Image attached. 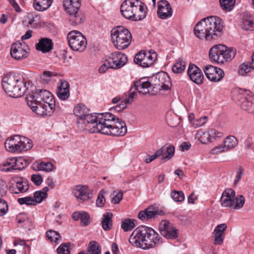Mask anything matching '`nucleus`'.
Masks as SVG:
<instances>
[{"label": "nucleus", "instance_id": "f704fd0d", "mask_svg": "<svg viewBox=\"0 0 254 254\" xmlns=\"http://www.w3.org/2000/svg\"><path fill=\"white\" fill-rule=\"evenodd\" d=\"M49 189L44 187L42 190L35 191L34 194V199L36 203H41L47 196V191Z\"/></svg>", "mask_w": 254, "mask_h": 254}, {"label": "nucleus", "instance_id": "7ed1b4c3", "mask_svg": "<svg viewBox=\"0 0 254 254\" xmlns=\"http://www.w3.org/2000/svg\"><path fill=\"white\" fill-rule=\"evenodd\" d=\"M2 86L5 93L10 97H21L27 89L26 82L20 74H6L2 78Z\"/></svg>", "mask_w": 254, "mask_h": 254}, {"label": "nucleus", "instance_id": "c85d7f7f", "mask_svg": "<svg viewBox=\"0 0 254 254\" xmlns=\"http://www.w3.org/2000/svg\"><path fill=\"white\" fill-rule=\"evenodd\" d=\"M16 183V188L12 190V192L19 193L26 192L29 189L28 183L21 178H16L13 179Z\"/></svg>", "mask_w": 254, "mask_h": 254}, {"label": "nucleus", "instance_id": "6ab92c4d", "mask_svg": "<svg viewBox=\"0 0 254 254\" xmlns=\"http://www.w3.org/2000/svg\"><path fill=\"white\" fill-rule=\"evenodd\" d=\"M222 133L214 129H209L208 130H199L195 135V138L201 143L205 144L211 141L212 138L220 137Z\"/></svg>", "mask_w": 254, "mask_h": 254}, {"label": "nucleus", "instance_id": "f257e3e1", "mask_svg": "<svg viewBox=\"0 0 254 254\" xmlns=\"http://www.w3.org/2000/svg\"><path fill=\"white\" fill-rule=\"evenodd\" d=\"M221 19L217 16H210L198 22L194 28V34L200 39L210 41L221 34L223 25Z\"/></svg>", "mask_w": 254, "mask_h": 254}, {"label": "nucleus", "instance_id": "393cba45", "mask_svg": "<svg viewBox=\"0 0 254 254\" xmlns=\"http://www.w3.org/2000/svg\"><path fill=\"white\" fill-rule=\"evenodd\" d=\"M160 214V211L154 207H149L144 211H140L138 215V217L142 220H148L155 218Z\"/></svg>", "mask_w": 254, "mask_h": 254}, {"label": "nucleus", "instance_id": "2f4dec72", "mask_svg": "<svg viewBox=\"0 0 254 254\" xmlns=\"http://www.w3.org/2000/svg\"><path fill=\"white\" fill-rule=\"evenodd\" d=\"M241 26L245 30H254V20L249 15H245L241 22Z\"/></svg>", "mask_w": 254, "mask_h": 254}, {"label": "nucleus", "instance_id": "5701e85b", "mask_svg": "<svg viewBox=\"0 0 254 254\" xmlns=\"http://www.w3.org/2000/svg\"><path fill=\"white\" fill-rule=\"evenodd\" d=\"M235 191L232 189L228 188L224 190L220 198V202L223 207L232 208L234 204Z\"/></svg>", "mask_w": 254, "mask_h": 254}, {"label": "nucleus", "instance_id": "c756f323", "mask_svg": "<svg viewBox=\"0 0 254 254\" xmlns=\"http://www.w3.org/2000/svg\"><path fill=\"white\" fill-rule=\"evenodd\" d=\"M53 0H34L33 7L37 11H43L48 9Z\"/></svg>", "mask_w": 254, "mask_h": 254}, {"label": "nucleus", "instance_id": "f8f14e48", "mask_svg": "<svg viewBox=\"0 0 254 254\" xmlns=\"http://www.w3.org/2000/svg\"><path fill=\"white\" fill-rule=\"evenodd\" d=\"M157 59V55L155 52L142 51L136 54L134 63L143 67L150 66Z\"/></svg>", "mask_w": 254, "mask_h": 254}, {"label": "nucleus", "instance_id": "6e6d98bb", "mask_svg": "<svg viewBox=\"0 0 254 254\" xmlns=\"http://www.w3.org/2000/svg\"><path fill=\"white\" fill-rule=\"evenodd\" d=\"M58 97L61 100H65L69 96V90H62L61 89H58L57 91Z\"/></svg>", "mask_w": 254, "mask_h": 254}, {"label": "nucleus", "instance_id": "774afa93", "mask_svg": "<svg viewBox=\"0 0 254 254\" xmlns=\"http://www.w3.org/2000/svg\"><path fill=\"white\" fill-rule=\"evenodd\" d=\"M69 90V84L65 80H61L58 86V89Z\"/></svg>", "mask_w": 254, "mask_h": 254}, {"label": "nucleus", "instance_id": "338daca9", "mask_svg": "<svg viewBox=\"0 0 254 254\" xmlns=\"http://www.w3.org/2000/svg\"><path fill=\"white\" fill-rule=\"evenodd\" d=\"M227 151L223 145H219L211 149L210 153L213 155L218 154L223 152Z\"/></svg>", "mask_w": 254, "mask_h": 254}, {"label": "nucleus", "instance_id": "7c9ffc66", "mask_svg": "<svg viewBox=\"0 0 254 254\" xmlns=\"http://www.w3.org/2000/svg\"><path fill=\"white\" fill-rule=\"evenodd\" d=\"M74 115L77 116L78 120L83 119L89 113V109L83 104H78L73 110Z\"/></svg>", "mask_w": 254, "mask_h": 254}, {"label": "nucleus", "instance_id": "ddd939ff", "mask_svg": "<svg viewBox=\"0 0 254 254\" xmlns=\"http://www.w3.org/2000/svg\"><path fill=\"white\" fill-rule=\"evenodd\" d=\"M106 62L108 66L113 69H119L125 65L127 62V56L122 53L116 52L110 54Z\"/></svg>", "mask_w": 254, "mask_h": 254}, {"label": "nucleus", "instance_id": "69168bd1", "mask_svg": "<svg viewBox=\"0 0 254 254\" xmlns=\"http://www.w3.org/2000/svg\"><path fill=\"white\" fill-rule=\"evenodd\" d=\"M58 254H70V251L66 244H62L57 249Z\"/></svg>", "mask_w": 254, "mask_h": 254}, {"label": "nucleus", "instance_id": "a19ab883", "mask_svg": "<svg viewBox=\"0 0 254 254\" xmlns=\"http://www.w3.org/2000/svg\"><path fill=\"white\" fill-rule=\"evenodd\" d=\"M13 161L11 158L7 159L0 166V170L2 171L9 172L14 170Z\"/></svg>", "mask_w": 254, "mask_h": 254}, {"label": "nucleus", "instance_id": "39448f33", "mask_svg": "<svg viewBox=\"0 0 254 254\" xmlns=\"http://www.w3.org/2000/svg\"><path fill=\"white\" fill-rule=\"evenodd\" d=\"M107 115V112L98 115L88 113L83 119L77 120L78 127L80 129L89 133H102Z\"/></svg>", "mask_w": 254, "mask_h": 254}, {"label": "nucleus", "instance_id": "79ce46f5", "mask_svg": "<svg viewBox=\"0 0 254 254\" xmlns=\"http://www.w3.org/2000/svg\"><path fill=\"white\" fill-rule=\"evenodd\" d=\"M220 5L223 10H231L235 3V0H219Z\"/></svg>", "mask_w": 254, "mask_h": 254}, {"label": "nucleus", "instance_id": "c9c22d12", "mask_svg": "<svg viewBox=\"0 0 254 254\" xmlns=\"http://www.w3.org/2000/svg\"><path fill=\"white\" fill-rule=\"evenodd\" d=\"M11 160L13 161L14 170H21L28 166V162L23 158H12Z\"/></svg>", "mask_w": 254, "mask_h": 254}, {"label": "nucleus", "instance_id": "37998d69", "mask_svg": "<svg viewBox=\"0 0 254 254\" xmlns=\"http://www.w3.org/2000/svg\"><path fill=\"white\" fill-rule=\"evenodd\" d=\"M134 222V219H126L123 221L121 227L125 232L130 231L135 226Z\"/></svg>", "mask_w": 254, "mask_h": 254}, {"label": "nucleus", "instance_id": "a211bd4d", "mask_svg": "<svg viewBox=\"0 0 254 254\" xmlns=\"http://www.w3.org/2000/svg\"><path fill=\"white\" fill-rule=\"evenodd\" d=\"M204 71L206 77L213 82L220 81L224 76V71L222 69L211 65L206 66Z\"/></svg>", "mask_w": 254, "mask_h": 254}, {"label": "nucleus", "instance_id": "2eb2a0df", "mask_svg": "<svg viewBox=\"0 0 254 254\" xmlns=\"http://www.w3.org/2000/svg\"><path fill=\"white\" fill-rule=\"evenodd\" d=\"M152 80L155 86L154 87L159 90H169L171 85L170 78L165 72H160L157 73L152 77Z\"/></svg>", "mask_w": 254, "mask_h": 254}, {"label": "nucleus", "instance_id": "e2e57ef3", "mask_svg": "<svg viewBox=\"0 0 254 254\" xmlns=\"http://www.w3.org/2000/svg\"><path fill=\"white\" fill-rule=\"evenodd\" d=\"M7 192V185L6 183L0 179V197L2 198Z\"/></svg>", "mask_w": 254, "mask_h": 254}, {"label": "nucleus", "instance_id": "4468645a", "mask_svg": "<svg viewBox=\"0 0 254 254\" xmlns=\"http://www.w3.org/2000/svg\"><path fill=\"white\" fill-rule=\"evenodd\" d=\"M28 47L25 43L17 41L11 46L10 55L15 60H22L28 57Z\"/></svg>", "mask_w": 254, "mask_h": 254}, {"label": "nucleus", "instance_id": "6e6552de", "mask_svg": "<svg viewBox=\"0 0 254 254\" xmlns=\"http://www.w3.org/2000/svg\"><path fill=\"white\" fill-rule=\"evenodd\" d=\"M131 34L128 29L118 26L111 30L112 41L115 47L119 50L127 48L131 41Z\"/></svg>", "mask_w": 254, "mask_h": 254}, {"label": "nucleus", "instance_id": "ea45409f", "mask_svg": "<svg viewBox=\"0 0 254 254\" xmlns=\"http://www.w3.org/2000/svg\"><path fill=\"white\" fill-rule=\"evenodd\" d=\"M245 202V198L242 195H238L236 197L234 196V204L232 208L235 209H239L243 207Z\"/></svg>", "mask_w": 254, "mask_h": 254}, {"label": "nucleus", "instance_id": "412c9836", "mask_svg": "<svg viewBox=\"0 0 254 254\" xmlns=\"http://www.w3.org/2000/svg\"><path fill=\"white\" fill-rule=\"evenodd\" d=\"M72 193L80 202L90 199V190L87 186L77 185L72 188Z\"/></svg>", "mask_w": 254, "mask_h": 254}, {"label": "nucleus", "instance_id": "de8ad7c7", "mask_svg": "<svg viewBox=\"0 0 254 254\" xmlns=\"http://www.w3.org/2000/svg\"><path fill=\"white\" fill-rule=\"evenodd\" d=\"M171 196L176 202H182L185 199L184 194L181 191L174 190L172 191Z\"/></svg>", "mask_w": 254, "mask_h": 254}, {"label": "nucleus", "instance_id": "c03bdc74", "mask_svg": "<svg viewBox=\"0 0 254 254\" xmlns=\"http://www.w3.org/2000/svg\"><path fill=\"white\" fill-rule=\"evenodd\" d=\"M174 152L175 147L173 145H170L167 147L165 146L162 159H170L174 155Z\"/></svg>", "mask_w": 254, "mask_h": 254}, {"label": "nucleus", "instance_id": "052dcab7", "mask_svg": "<svg viewBox=\"0 0 254 254\" xmlns=\"http://www.w3.org/2000/svg\"><path fill=\"white\" fill-rule=\"evenodd\" d=\"M207 121V117L204 116L199 118L198 120H194L192 121L191 123L193 127L195 128L198 127L203 125H204Z\"/></svg>", "mask_w": 254, "mask_h": 254}, {"label": "nucleus", "instance_id": "9d476101", "mask_svg": "<svg viewBox=\"0 0 254 254\" xmlns=\"http://www.w3.org/2000/svg\"><path fill=\"white\" fill-rule=\"evenodd\" d=\"M53 98V97L49 91L42 89L32 91L26 97L27 104L31 109L35 108V105L46 101H49Z\"/></svg>", "mask_w": 254, "mask_h": 254}, {"label": "nucleus", "instance_id": "423d86ee", "mask_svg": "<svg viewBox=\"0 0 254 254\" xmlns=\"http://www.w3.org/2000/svg\"><path fill=\"white\" fill-rule=\"evenodd\" d=\"M106 117L102 134L117 136H123L126 134L127 127L124 122L116 119V116L111 113L107 112Z\"/></svg>", "mask_w": 254, "mask_h": 254}, {"label": "nucleus", "instance_id": "20e7f679", "mask_svg": "<svg viewBox=\"0 0 254 254\" xmlns=\"http://www.w3.org/2000/svg\"><path fill=\"white\" fill-rule=\"evenodd\" d=\"M147 8L139 0H126L121 6L122 15L127 19L139 21L144 19L147 13Z\"/></svg>", "mask_w": 254, "mask_h": 254}, {"label": "nucleus", "instance_id": "f3484780", "mask_svg": "<svg viewBox=\"0 0 254 254\" xmlns=\"http://www.w3.org/2000/svg\"><path fill=\"white\" fill-rule=\"evenodd\" d=\"M239 92L240 94H244L238 99L241 108L249 113L254 114V96H246V94L249 95L248 92L243 90H240Z\"/></svg>", "mask_w": 254, "mask_h": 254}, {"label": "nucleus", "instance_id": "0eeeda50", "mask_svg": "<svg viewBox=\"0 0 254 254\" xmlns=\"http://www.w3.org/2000/svg\"><path fill=\"white\" fill-rule=\"evenodd\" d=\"M237 50L224 45L213 46L210 50L209 57L211 61L218 64H223L232 61L235 57Z\"/></svg>", "mask_w": 254, "mask_h": 254}, {"label": "nucleus", "instance_id": "bf43d9fd", "mask_svg": "<svg viewBox=\"0 0 254 254\" xmlns=\"http://www.w3.org/2000/svg\"><path fill=\"white\" fill-rule=\"evenodd\" d=\"M8 210V205L6 201L2 198L0 197V216L6 214Z\"/></svg>", "mask_w": 254, "mask_h": 254}, {"label": "nucleus", "instance_id": "4c0bfd02", "mask_svg": "<svg viewBox=\"0 0 254 254\" xmlns=\"http://www.w3.org/2000/svg\"><path fill=\"white\" fill-rule=\"evenodd\" d=\"M85 254H101L100 246L95 241H92L89 243L87 253Z\"/></svg>", "mask_w": 254, "mask_h": 254}, {"label": "nucleus", "instance_id": "e433bc0d", "mask_svg": "<svg viewBox=\"0 0 254 254\" xmlns=\"http://www.w3.org/2000/svg\"><path fill=\"white\" fill-rule=\"evenodd\" d=\"M69 15V20L72 25L80 24L83 22L82 15L78 11L73 13H68Z\"/></svg>", "mask_w": 254, "mask_h": 254}, {"label": "nucleus", "instance_id": "8fccbe9b", "mask_svg": "<svg viewBox=\"0 0 254 254\" xmlns=\"http://www.w3.org/2000/svg\"><path fill=\"white\" fill-rule=\"evenodd\" d=\"M131 101H130L129 99H125L122 101L120 104L112 108L111 110H114L118 112H121L126 108L127 104L131 103Z\"/></svg>", "mask_w": 254, "mask_h": 254}, {"label": "nucleus", "instance_id": "cd10ccee", "mask_svg": "<svg viewBox=\"0 0 254 254\" xmlns=\"http://www.w3.org/2000/svg\"><path fill=\"white\" fill-rule=\"evenodd\" d=\"M134 88L139 93L144 95L150 92L151 84L149 82L142 79L134 83Z\"/></svg>", "mask_w": 254, "mask_h": 254}, {"label": "nucleus", "instance_id": "4be33fe9", "mask_svg": "<svg viewBox=\"0 0 254 254\" xmlns=\"http://www.w3.org/2000/svg\"><path fill=\"white\" fill-rule=\"evenodd\" d=\"M157 14L161 19H166L172 15V9L166 0H161L158 3Z\"/></svg>", "mask_w": 254, "mask_h": 254}, {"label": "nucleus", "instance_id": "13d9d810", "mask_svg": "<svg viewBox=\"0 0 254 254\" xmlns=\"http://www.w3.org/2000/svg\"><path fill=\"white\" fill-rule=\"evenodd\" d=\"M105 192L104 190H101L98 195L96 200V205L98 207H102L104 205L106 200L104 196L103 193Z\"/></svg>", "mask_w": 254, "mask_h": 254}, {"label": "nucleus", "instance_id": "603ef678", "mask_svg": "<svg viewBox=\"0 0 254 254\" xmlns=\"http://www.w3.org/2000/svg\"><path fill=\"white\" fill-rule=\"evenodd\" d=\"M57 74L50 71H45L41 76V79L45 83H48L51 80L52 77L56 76Z\"/></svg>", "mask_w": 254, "mask_h": 254}, {"label": "nucleus", "instance_id": "b1692460", "mask_svg": "<svg viewBox=\"0 0 254 254\" xmlns=\"http://www.w3.org/2000/svg\"><path fill=\"white\" fill-rule=\"evenodd\" d=\"M227 228V226L225 223L219 224L215 227L212 233L214 239V245H220L222 244L224 238V232Z\"/></svg>", "mask_w": 254, "mask_h": 254}, {"label": "nucleus", "instance_id": "09e8293b", "mask_svg": "<svg viewBox=\"0 0 254 254\" xmlns=\"http://www.w3.org/2000/svg\"><path fill=\"white\" fill-rule=\"evenodd\" d=\"M178 230L173 227H171L170 230L163 232V236L167 239H174L178 237Z\"/></svg>", "mask_w": 254, "mask_h": 254}, {"label": "nucleus", "instance_id": "bb28decb", "mask_svg": "<svg viewBox=\"0 0 254 254\" xmlns=\"http://www.w3.org/2000/svg\"><path fill=\"white\" fill-rule=\"evenodd\" d=\"M64 6L67 13H73L78 11L80 7V0H64Z\"/></svg>", "mask_w": 254, "mask_h": 254}, {"label": "nucleus", "instance_id": "1a4fd4ad", "mask_svg": "<svg viewBox=\"0 0 254 254\" xmlns=\"http://www.w3.org/2000/svg\"><path fill=\"white\" fill-rule=\"evenodd\" d=\"M32 146V141L30 139L18 135L8 138L5 142L6 149L12 153L27 151Z\"/></svg>", "mask_w": 254, "mask_h": 254}, {"label": "nucleus", "instance_id": "9b49d317", "mask_svg": "<svg viewBox=\"0 0 254 254\" xmlns=\"http://www.w3.org/2000/svg\"><path fill=\"white\" fill-rule=\"evenodd\" d=\"M67 38L69 46L72 50L83 52L86 49V39L80 32L77 30L70 31Z\"/></svg>", "mask_w": 254, "mask_h": 254}, {"label": "nucleus", "instance_id": "4d7b16f0", "mask_svg": "<svg viewBox=\"0 0 254 254\" xmlns=\"http://www.w3.org/2000/svg\"><path fill=\"white\" fill-rule=\"evenodd\" d=\"M40 170L45 172H51L53 170V165L50 162L40 163Z\"/></svg>", "mask_w": 254, "mask_h": 254}, {"label": "nucleus", "instance_id": "58836bf2", "mask_svg": "<svg viewBox=\"0 0 254 254\" xmlns=\"http://www.w3.org/2000/svg\"><path fill=\"white\" fill-rule=\"evenodd\" d=\"M186 62L182 59H178V61L172 67V71L176 73H180L184 71L186 68Z\"/></svg>", "mask_w": 254, "mask_h": 254}, {"label": "nucleus", "instance_id": "3c124183", "mask_svg": "<svg viewBox=\"0 0 254 254\" xmlns=\"http://www.w3.org/2000/svg\"><path fill=\"white\" fill-rule=\"evenodd\" d=\"M172 225L167 220H163L161 221L160 226L159 230L162 235H163V232L168 231L171 227Z\"/></svg>", "mask_w": 254, "mask_h": 254}, {"label": "nucleus", "instance_id": "680f3d73", "mask_svg": "<svg viewBox=\"0 0 254 254\" xmlns=\"http://www.w3.org/2000/svg\"><path fill=\"white\" fill-rule=\"evenodd\" d=\"M32 182L37 186L40 185L43 182V178L40 174H33L31 176Z\"/></svg>", "mask_w": 254, "mask_h": 254}, {"label": "nucleus", "instance_id": "0e129e2a", "mask_svg": "<svg viewBox=\"0 0 254 254\" xmlns=\"http://www.w3.org/2000/svg\"><path fill=\"white\" fill-rule=\"evenodd\" d=\"M89 215L86 212L82 211L80 216L81 223L83 225H87L89 223Z\"/></svg>", "mask_w": 254, "mask_h": 254}, {"label": "nucleus", "instance_id": "49530a36", "mask_svg": "<svg viewBox=\"0 0 254 254\" xmlns=\"http://www.w3.org/2000/svg\"><path fill=\"white\" fill-rule=\"evenodd\" d=\"M18 202L21 204H26L27 205H35L36 203L32 196H26L24 197L19 198L17 200Z\"/></svg>", "mask_w": 254, "mask_h": 254}, {"label": "nucleus", "instance_id": "864d4df0", "mask_svg": "<svg viewBox=\"0 0 254 254\" xmlns=\"http://www.w3.org/2000/svg\"><path fill=\"white\" fill-rule=\"evenodd\" d=\"M252 69L251 66L248 63H243L239 67V73L243 76L245 75L250 72Z\"/></svg>", "mask_w": 254, "mask_h": 254}, {"label": "nucleus", "instance_id": "dca6fc26", "mask_svg": "<svg viewBox=\"0 0 254 254\" xmlns=\"http://www.w3.org/2000/svg\"><path fill=\"white\" fill-rule=\"evenodd\" d=\"M31 109L42 116H50L55 110V100L53 98V99L49 100V101H45L35 105V108Z\"/></svg>", "mask_w": 254, "mask_h": 254}, {"label": "nucleus", "instance_id": "a18cd8bd", "mask_svg": "<svg viewBox=\"0 0 254 254\" xmlns=\"http://www.w3.org/2000/svg\"><path fill=\"white\" fill-rule=\"evenodd\" d=\"M47 238L51 242H57L58 240L61 238L60 234L56 231L49 230L46 233Z\"/></svg>", "mask_w": 254, "mask_h": 254}, {"label": "nucleus", "instance_id": "f03ea898", "mask_svg": "<svg viewBox=\"0 0 254 254\" xmlns=\"http://www.w3.org/2000/svg\"><path fill=\"white\" fill-rule=\"evenodd\" d=\"M134 247L148 250L159 244L158 234L151 228L142 226L133 230L129 238Z\"/></svg>", "mask_w": 254, "mask_h": 254}, {"label": "nucleus", "instance_id": "a878e982", "mask_svg": "<svg viewBox=\"0 0 254 254\" xmlns=\"http://www.w3.org/2000/svg\"><path fill=\"white\" fill-rule=\"evenodd\" d=\"M37 50L47 53L53 49L52 40L48 38H41L36 45Z\"/></svg>", "mask_w": 254, "mask_h": 254}, {"label": "nucleus", "instance_id": "473e14b6", "mask_svg": "<svg viewBox=\"0 0 254 254\" xmlns=\"http://www.w3.org/2000/svg\"><path fill=\"white\" fill-rule=\"evenodd\" d=\"M238 144V141L234 136H227L223 142V146L226 151L232 149Z\"/></svg>", "mask_w": 254, "mask_h": 254}, {"label": "nucleus", "instance_id": "5fc2aeb1", "mask_svg": "<svg viewBox=\"0 0 254 254\" xmlns=\"http://www.w3.org/2000/svg\"><path fill=\"white\" fill-rule=\"evenodd\" d=\"M112 202L114 204H118L122 199L123 193L122 191H114L112 193Z\"/></svg>", "mask_w": 254, "mask_h": 254}, {"label": "nucleus", "instance_id": "aec40b11", "mask_svg": "<svg viewBox=\"0 0 254 254\" xmlns=\"http://www.w3.org/2000/svg\"><path fill=\"white\" fill-rule=\"evenodd\" d=\"M188 74L190 79L195 83L200 85L203 83L204 76L200 68L192 64H189Z\"/></svg>", "mask_w": 254, "mask_h": 254}, {"label": "nucleus", "instance_id": "72a5a7b5", "mask_svg": "<svg viewBox=\"0 0 254 254\" xmlns=\"http://www.w3.org/2000/svg\"><path fill=\"white\" fill-rule=\"evenodd\" d=\"M113 214L111 213H107L103 216L102 225L103 229L105 230L111 229L112 226V219Z\"/></svg>", "mask_w": 254, "mask_h": 254}]
</instances>
